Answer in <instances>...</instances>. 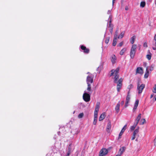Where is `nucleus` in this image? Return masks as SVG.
<instances>
[{
  "label": "nucleus",
  "mask_w": 156,
  "mask_h": 156,
  "mask_svg": "<svg viewBox=\"0 0 156 156\" xmlns=\"http://www.w3.org/2000/svg\"><path fill=\"white\" fill-rule=\"evenodd\" d=\"M133 87V86L132 84H131L129 85L128 87V88L129 90Z\"/></svg>",
  "instance_id": "obj_36"
},
{
  "label": "nucleus",
  "mask_w": 156,
  "mask_h": 156,
  "mask_svg": "<svg viewBox=\"0 0 156 156\" xmlns=\"http://www.w3.org/2000/svg\"><path fill=\"white\" fill-rule=\"evenodd\" d=\"M126 149V147H121L119 150V151L118 152V155H119V156H121V155L125 151Z\"/></svg>",
  "instance_id": "obj_10"
},
{
  "label": "nucleus",
  "mask_w": 156,
  "mask_h": 156,
  "mask_svg": "<svg viewBox=\"0 0 156 156\" xmlns=\"http://www.w3.org/2000/svg\"><path fill=\"white\" fill-rule=\"evenodd\" d=\"M138 132H139V128L136 129L134 131L133 133V135H135L136 136H137V135H138Z\"/></svg>",
  "instance_id": "obj_26"
},
{
  "label": "nucleus",
  "mask_w": 156,
  "mask_h": 156,
  "mask_svg": "<svg viewBox=\"0 0 156 156\" xmlns=\"http://www.w3.org/2000/svg\"><path fill=\"white\" fill-rule=\"evenodd\" d=\"M154 89L153 90V92L154 93H156V85L155 84L153 87Z\"/></svg>",
  "instance_id": "obj_37"
},
{
  "label": "nucleus",
  "mask_w": 156,
  "mask_h": 156,
  "mask_svg": "<svg viewBox=\"0 0 156 156\" xmlns=\"http://www.w3.org/2000/svg\"><path fill=\"white\" fill-rule=\"evenodd\" d=\"M146 120L145 119H141L140 122H141V124L143 125L145 122Z\"/></svg>",
  "instance_id": "obj_35"
},
{
  "label": "nucleus",
  "mask_w": 156,
  "mask_h": 156,
  "mask_svg": "<svg viewBox=\"0 0 156 156\" xmlns=\"http://www.w3.org/2000/svg\"><path fill=\"white\" fill-rule=\"evenodd\" d=\"M154 68V66H152V65L150 67V70L151 71H152L153 70Z\"/></svg>",
  "instance_id": "obj_43"
},
{
  "label": "nucleus",
  "mask_w": 156,
  "mask_h": 156,
  "mask_svg": "<svg viewBox=\"0 0 156 156\" xmlns=\"http://www.w3.org/2000/svg\"><path fill=\"white\" fill-rule=\"evenodd\" d=\"M141 114H139L138 116L137 117L136 119L135 120L134 123H136V124L137 125L138 124V123L139 122L141 118Z\"/></svg>",
  "instance_id": "obj_16"
},
{
  "label": "nucleus",
  "mask_w": 156,
  "mask_h": 156,
  "mask_svg": "<svg viewBox=\"0 0 156 156\" xmlns=\"http://www.w3.org/2000/svg\"><path fill=\"white\" fill-rule=\"evenodd\" d=\"M124 101H122L121 102V105H124Z\"/></svg>",
  "instance_id": "obj_46"
},
{
  "label": "nucleus",
  "mask_w": 156,
  "mask_h": 156,
  "mask_svg": "<svg viewBox=\"0 0 156 156\" xmlns=\"http://www.w3.org/2000/svg\"><path fill=\"white\" fill-rule=\"evenodd\" d=\"M87 90L88 91H90L91 90L90 84H87Z\"/></svg>",
  "instance_id": "obj_32"
},
{
  "label": "nucleus",
  "mask_w": 156,
  "mask_h": 156,
  "mask_svg": "<svg viewBox=\"0 0 156 156\" xmlns=\"http://www.w3.org/2000/svg\"><path fill=\"white\" fill-rule=\"evenodd\" d=\"M127 127V125H125L123 128H122L121 132H120L119 136V138H120L121 137V136L123 134V132H124Z\"/></svg>",
  "instance_id": "obj_11"
},
{
  "label": "nucleus",
  "mask_w": 156,
  "mask_h": 156,
  "mask_svg": "<svg viewBox=\"0 0 156 156\" xmlns=\"http://www.w3.org/2000/svg\"><path fill=\"white\" fill-rule=\"evenodd\" d=\"M155 100L156 101V97L155 98Z\"/></svg>",
  "instance_id": "obj_56"
},
{
  "label": "nucleus",
  "mask_w": 156,
  "mask_h": 156,
  "mask_svg": "<svg viewBox=\"0 0 156 156\" xmlns=\"http://www.w3.org/2000/svg\"><path fill=\"white\" fill-rule=\"evenodd\" d=\"M130 99V95H127L126 99V102L125 105V107H126L128 106V104L129 101Z\"/></svg>",
  "instance_id": "obj_13"
},
{
  "label": "nucleus",
  "mask_w": 156,
  "mask_h": 156,
  "mask_svg": "<svg viewBox=\"0 0 156 156\" xmlns=\"http://www.w3.org/2000/svg\"><path fill=\"white\" fill-rule=\"evenodd\" d=\"M109 39L108 38H106L105 41V42L106 43L108 44L109 42Z\"/></svg>",
  "instance_id": "obj_40"
},
{
  "label": "nucleus",
  "mask_w": 156,
  "mask_h": 156,
  "mask_svg": "<svg viewBox=\"0 0 156 156\" xmlns=\"http://www.w3.org/2000/svg\"><path fill=\"white\" fill-rule=\"evenodd\" d=\"M112 16L110 15L109 16V23H111L112 21Z\"/></svg>",
  "instance_id": "obj_39"
},
{
  "label": "nucleus",
  "mask_w": 156,
  "mask_h": 156,
  "mask_svg": "<svg viewBox=\"0 0 156 156\" xmlns=\"http://www.w3.org/2000/svg\"><path fill=\"white\" fill-rule=\"evenodd\" d=\"M115 0H112V5H113Z\"/></svg>",
  "instance_id": "obj_49"
},
{
  "label": "nucleus",
  "mask_w": 156,
  "mask_h": 156,
  "mask_svg": "<svg viewBox=\"0 0 156 156\" xmlns=\"http://www.w3.org/2000/svg\"><path fill=\"white\" fill-rule=\"evenodd\" d=\"M126 50V48H123L120 51V54L121 55H122Z\"/></svg>",
  "instance_id": "obj_23"
},
{
  "label": "nucleus",
  "mask_w": 156,
  "mask_h": 156,
  "mask_svg": "<svg viewBox=\"0 0 156 156\" xmlns=\"http://www.w3.org/2000/svg\"><path fill=\"white\" fill-rule=\"evenodd\" d=\"M145 5V2H141L140 3V6L142 8L144 7Z\"/></svg>",
  "instance_id": "obj_30"
},
{
  "label": "nucleus",
  "mask_w": 156,
  "mask_h": 156,
  "mask_svg": "<svg viewBox=\"0 0 156 156\" xmlns=\"http://www.w3.org/2000/svg\"><path fill=\"white\" fill-rule=\"evenodd\" d=\"M120 105V104L119 102L115 106V110L117 113H118L119 112Z\"/></svg>",
  "instance_id": "obj_19"
},
{
  "label": "nucleus",
  "mask_w": 156,
  "mask_h": 156,
  "mask_svg": "<svg viewBox=\"0 0 156 156\" xmlns=\"http://www.w3.org/2000/svg\"><path fill=\"white\" fill-rule=\"evenodd\" d=\"M129 92H128L127 95H129Z\"/></svg>",
  "instance_id": "obj_53"
},
{
  "label": "nucleus",
  "mask_w": 156,
  "mask_h": 156,
  "mask_svg": "<svg viewBox=\"0 0 156 156\" xmlns=\"http://www.w3.org/2000/svg\"><path fill=\"white\" fill-rule=\"evenodd\" d=\"M83 98L85 101L88 102L90 100V95L85 91L83 95Z\"/></svg>",
  "instance_id": "obj_5"
},
{
  "label": "nucleus",
  "mask_w": 156,
  "mask_h": 156,
  "mask_svg": "<svg viewBox=\"0 0 156 156\" xmlns=\"http://www.w3.org/2000/svg\"><path fill=\"white\" fill-rule=\"evenodd\" d=\"M105 117V113H102L101 115L100 116L99 118V121H102Z\"/></svg>",
  "instance_id": "obj_21"
},
{
  "label": "nucleus",
  "mask_w": 156,
  "mask_h": 156,
  "mask_svg": "<svg viewBox=\"0 0 156 156\" xmlns=\"http://www.w3.org/2000/svg\"><path fill=\"white\" fill-rule=\"evenodd\" d=\"M136 136H135V135H133V136L132 137V140H134L135 139V138Z\"/></svg>",
  "instance_id": "obj_44"
},
{
  "label": "nucleus",
  "mask_w": 156,
  "mask_h": 156,
  "mask_svg": "<svg viewBox=\"0 0 156 156\" xmlns=\"http://www.w3.org/2000/svg\"><path fill=\"white\" fill-rule=\"evenodd\" d=\"M119 67L117 68L115 70L112 69L111 72V73L110 74V76H111L112 75L114 76V83H117V85H122V81L123 79L122 78H120L118 80V79L119 77Z\"/></svg>",
  "instance_id": "obj_1"
},
{
  "label": "nucleus",
  "mask_w": 156,
  "mask_h": 156,
  "mask_svg": "<svg viewBox=\"0 0 156 156\" xmlns=\"http://www.w3.org/2000/svg\"><path fill=\"white\" fill-rule=\"evenodd\" d=\"M143 46L146 48L147 47V43L146 42H145L144 43Z\"/></svg>",
  "instance_id": "obj_41"
},
{
  "label": "nucleus",
  "mask_w": 156,
  "mask_h": 156,
  "mask_svg": "<svg viewBox=\"0 0 156 156\" xmlns=\"http://www.w3.org/2000/svg\"><path fill=\"white\" fill-rule=\"evenodd\" d=\"M83 116V113H80L78 115V117L79 118H82Z\"/></svg>",
  "instance_id": "obj_34"
},
{
  "label": "nucleus",
  "mask_w": 156,
  "mask_h": 156,
  "mask_svg": "<svg viewBox=\"0 0 156 156\" xmlns=\"http://www.w3.org/2000/svg\"><path fill=\"white\" fill-rule=\"evenodd\" d=\"M149 74V72L148 70H147V68L146 69V72L145 73L144 76V77L145 78H147Z\"/></svg>",
  "instance_id": "obj_25"
},
{
  "label": "nucleus",
  "mask_w": 156,
  "mask_h": 156,
  "mask_svg": "<svg viewBox=\"0 0 156 156\" xmlns=\"http://www.w3.org/2000/svg\"><path fill=\"white\" fill-rule=\"evenodd\" d=\"M145 87L144 84H142L140 85L139 83H138L137 86V90L138 91V94H140L143 91V90Z\"/></svg>",
  "instance_id": "obj_4"
},
{
  "label": "nucleus",
  "mask_w": 156,
  "mask_h": 156,
  "mask_svg": "<svg viewBox=\"0 0 156 156\" xmlns=\"http://www.w3.org/2000/svg\"><path fill=\"white\" fill-rule=\"evenodd\" d=\"M148 54L147 55L146 58L149 60H150L151 58L152 54L150 52L149 50L148 51Z\"/></svg>",
  "instance_id": "obj_18"
},
{
  "label": "nucleus",
  "mask_w": 156,
  "mask_h": 156,
  "mask_svg": "<svg viewBox=\"0 0 156 156\" xmlns=\"http://www.w3.org/2000/svg\"><path fill=\"white\" fill-rule=\"evenodd\" d=\"M118 31H117H117H115V34H116L117 35V34H118Z\"/></svg>",
  "instance_id": "obj_51"
},
{
  "label": "nucleus",
  "mask_w": 156,
  "mask_h": 156,
  "mask_svg": "<svg viewBox=\"0 0 156 156\" xmlns=\"http://www.w3.org/2000/svg\"><path fill=\"white\" fill-rule=\"evenodd\" d=\"M111 123L110 122H109L107 125L106 127V131L108 133H109L111 129Z\"/></svg>",
  "instance_id": "obj_9"
},
{
  "label": "nucleus",
  "mask_w": 156,
  "mask_h": 156,
  "mask_svg": "<svg viewBox=\"0 0 156 156\" xmlns=\"http://www.w3.org/2000/svg\"><path fill=\"white\" fill-rule=\"evenodd\" d=\"M116 59V57L114 55H113L111 56V61L113 64L115 63Z\"/></svg>",
  "instance_id": "obj_12"
},
{
  "label": "nucleus",
  "mask_w": 156,
  "mask_h": 156,
  "mask_svg": "<svg viewBox=\"0 0 156 156\" xmlns=\"http://www.w3.org/2000/svg\"><path fill=\"white\" fill-rule=\"evenodd\" d=\"M97 118H94V120L93 122V124L94 125H95L97 123Z\"/></svg>",
  "instance_id": "obj_38"
},
{
  "label": "nucleus",
  "mask_w": 156,
  "mask_h": 156,
  "mask_svg": "<svg viewBox=\"0 0 156 156\" xmlns=\"http://www.w3.org/2000/svg\"><path fill=\"white\" fill-rule=\"evenodd\" d=\"M136 141H138V139L137 138H136Z\"/></svg>",
  "instance_id": "obj_55"
},
{
  "label": "nucleus",
  "mask_w": 156,
  "mask_h": 156,
  "mask_svg": "<svg viewBox=\"0 0 156 156\" xmlns=\"http://www.w3.org/2000/svg\"><path fill=\"white\" fill-rule=\"evenodd\" d=\"M153 96H154L153 94H151V95L150 98H152L153 97Z\"/></svg>",
  "instance_id": "obj_47"
},
{
  "label": "nucleus",
  "mask_w": 156,
  "mask_h": 156,
  "mask_svg": "<svg viewBox=\"0 0 156 156\" xmlns=\"http://www.w3.org/2000/svg\"><path fill=\"white\" fill-rule=\"evenodd\" d=\"M136 37L135 36H133L131 38L130 43L131 44H133L134 43Z\"/></svg>",
  "instance_id": "obj_22"
},
{
  "label": "nucleus",
  "mask_w": 156,
  "mask_h": 156,
  "mask_svg": "<svg viewBox=\"0 0 156 156\" xmlns=\"http://www.w3.org/2000/svg\"><path fill=\"white\" fill-rule=\"evenodd\" d=\"M152 48L154 50H155L156 49V47H153Z\"/></svg>",
  "instance_id": "obj_50"
},
{
  "label": "nucleus",
  "mask_w": 156,
  "mask_h": 156,
  "mask_svg": "<svg viewBox=\"0 0 156 156\" xmlns=\"http://www.w3.org/2000/svg\"><path fill=\"white\" fill-rule=\"evenodd\" d=\"M154 40L156 41V34H155L154 37Z\"/></svg>",
  "instance_id": "obj_48"
},
{
  "label": "nucleus",
  "mask_w": 156,
  "mask_h": 156,
  "mask_svg": "<svg viewBox=\"0 0 156 156\" xmlns=\"http://www.w3.org/2000/svg\"><path fill=\"white\" fill-rule=\"evenodd\" d=\"M102 68V65H100L98 68L97 69V70L99 72H100V71L101 70Z\"/></svg>",
  "instance_id": "obj_33"
},
{
  "label": "nucleus",
  "mask_w": 156,
  "mask_h": 156,
  "mask_svg": "<svg viewBox=\"0 0 156 156\" xmlns=\"http://www.w3.org/2000/svg\"><path fill=\"white\" fill-rule=\"evenodd\" d=\"M137 125V124H136L135 123H134L133 125L131 127V128H130L131 130V131L133 130Z\"/></svg>",
  "instance_id": "obj_29"
},
{
  "label": "nucleus",
  "mask_w": 156,
  "mask_h": 156,
  "mask_svg": "<svg viewBox=\"0 0 156 156\" xmlns=\"http://www.w3.org/2000/svg\"><path fill=\"white\" fill-rule=\"evenodd\" d=\"M111 11L110 10H108V11L107 14H110L111 13Z\"/></svg>",
  "instance_id": "obj_45"
},
{
  "label": "nucleus",
  "mask_w": 156,
  "mask_h": 156,
  "mask_svg": "<svg viewBox=\"0 0 156 156\" xmlns=\"http://www.w3.org/2000/svg\"><path fill=\"white\" fill-rule=\"evenodd\" d=\"M155 41V44H154V45L156 47V41Z\"/></svg>",
  "instance_id": "obj_54"
},
{
  "label": "nucleus",
  "mask_w": 156,
  "mask_h": 156,
  "mask_svg": "<svg viewBox=\"0 0 156 156\" xmlns=\"http://www.w3.org/2000/svg\"><path fill=\"white\" fill-rule=\"evenodd\" d=\"M81 49L83 50V52L85 53H88L89 52V49L87 48L86 47L83 45H81Z\"/></svg>",
  "instance_id": "obj_8"
},
{
  "label": "nucleus",
  "mask_w": 156,
  "mask_h": 156,
  "mask_svg": "<svg viewBox=\"0 0 156 156\" xmlns=\"http://www.w3.org/2000/svg\"><path fill=\"white\" fill-rule=\"evenodd\" d=\"M143 73V69L140 67H137L136 70V74H140L142 75Z\"/></svg>",
  "instance_id": "obj_7"
},
{
  "label": "nucleus",
  "mask_w": 156,
  "mask_h": 156,
  "mask_svg": "<svg viewBox=\"0 0 156 156\" xmlns=\"http://www.w3.org/2000/svg\"><path fill=\"white\" fill-rule=\"evenodd\" d=\"M98 111H94V118H97L98 115Z\"/></svg>",
  "instance_id": "obj_31"
},
{
  "label": "nucleus",
  "mask_w": 156,
  "mask_h": 156,
  "mask_svg": "<svg viewBox=\"0 0 156 156\" xmlns=\"http://www.w3.org/2000/svg\"><path fill=\"white\" fill-rule=\"evenodd\" d=\"M87 73L89 74V75L87 77L86 81L87 84H90L93 82L94 75L90 73L89 72H88Z\"/></svg>",
  "instance_id": "obj_3"
},
{
  "label": "nucleus",
  "mask_w": 156,
  "mask_h": 156,
  "mask_svg": "<svg viewBox=\"0 0 156 156\" xmlns=\"http://www.w3.org/2000/svg\"><path fill=\"white\" fill-rule=\"evenodd\" d=\"M75 112V111H74V112H73V113H74Z\"/></svg>",
  "instance_id": "obj_57"
},
{
  "label": "nucleus",
  "mask_w": 156,
  "mask_h": 156,
  "mask_svg": "<svg viewBox=\"0 0 156 156\" xmlns=\"http://www.w3.org/2000/svg\"><path fill=\"white\" fill-rule=\"evenodd\" d=\"M122 85H117V90L118 92H119L121 89Z\"/></svg>",
  "instance_id": "obj_28"
},
{
  "label": "nucleus",
  "mask_w": 156,
  "mask_h": 156,
  "mask_svg": "<svg viewBox=\"0 0 156 156\" xmlns=\"http://www.w3.org/2000/svg\"><path fill=\"white\" fill-rule=\"evenodd\" d=\"M124 32H122L120 34V35L119 36H117V38H122L124 36Z\"/></svg>",
  "instance_id": "obj_27"
},
{
  "label": "nucleus",
  "mask_w": 156,
  "mask_h": 156,
  "mask_svg": "<svg viewBox=\"0 0 156 156\" xmlns=\"http://www.w3.org/2000/svg\"><path fill=\"white\" fill-rule=\"evenodd\" d=\"M71 145L70 144L69 145L68 147V149L69 150V151H68L67 153V156H69L70 153H71Z\"/></svg>",
  "instance_id": "obj_24"
},
{
  "label": "nucleus",
  "mask_w": 156,
  "mask_h": 156,
  "mask_svg": "<svg viewBox=\"0 0 156 156\" xmlns=\"http://www.w3.org/2000/svg\"><path fill=\"white\" fill-rule=\"evenodd\" d=\"M137 45L136 44H134L132 45L130 51V56L131 58H133L135 56L136 50Z\"/></svg>",
  "instance_id": "obj_2"
},
{
  "label": "nucleus",
  "mask_w": 156,
  "mask_h": 156,
  "mask_svg": "<svg viewBox=\"0 0 156 156\" xmlns=\"http://www.w3.org/2000/svg\"><path fill=\"white\" fill-rule=\"evenodd\" d=\"M125 9H126V10H128V8L127 7H126V8H125Z\"/></svg>",
  "instance_id": "obj_52"
},
{
  "label": "nucleus",
  "mask_w": 156,
  "mask_h": 156,
  "mask_svg": "<svg viewBox=\"0 0 156 156\" xmlns=\"http://www.w3.org/2000/svg\"><path fill=\"white\" fill-rule=\"evenodd\" d=\"M117 35L116 34H115L114 38L113 39V43L112 44L113 45V46H115L116 44L117 43Z\"/></svg>",
  "instance_id": "obj_17"
},
{
  "label": "nucleus",
  "mask_w": 156,
  "mask_h": 156,
  "mask_svg": "<svg viewBox=\"0 0 156 156\" xmlns=\"http://www.w3.org/2000/svg\"><path fill=\"white\" fill-rule=\"evenodd\" d=\"M108 153V151L105 148H102L99 152V156H104L106 155Z\"/></svg>",
  "instance_id": "obj_6"
},
{
  "label": "nucleus",
  "mask_w": 156,
  "mask_h": 156,
  "mask_svg": "<svg viewBox=\"0 0 156 156\" xmlns=\"http://www.w3.org/2000/svg\"><path fill=\"white\" fill-rule=\"evenodd\" d=\"M139 101L138 100H137L136 101L135 103L134 107L133 110V112H134L135 110L136 109L138 105Z\"/></svg>",
  "instance_id": "obj_15"
},
{
  "label": "nucleus",
  "mask_w": 156,
  "mask_h": 156,
  "mask_svg": "<svg viewBox=\"0 0 156 156\" xmlns=\"http://www.w3.org/2000/svg\"><path fill=\"white\" fill-rule=\"evenodd\" d=\"M108 27L110 29L109 31L111 33V34H112L113 28V24H112L111 23H109V25Z\"/></svg>",
  "instance_id": "obj_14"
},
{
  "label": "nucleus",
  "mask_w": 156,
  "mask_h": 156,
  "mask_svg": "<svg viewBox=\"0 0 156 156\" xmlns=\"http://www.w3.org/2000/svg\"><path fill=\"white\" fill-rule=\"evenodd\" d=\"M123 43V41H122L119 44V45H118V46L121 47Z\"/></svg>",
  "instance_id": "obj_42"
},
{
  "label": "nucleus",
  "mask_w": 156,
  "mask_h": 156,
  "mask_svg": "<svg viewBox=\"0 0 156 156\" xmlns=\"http://www.w3.org/2000/svg\"><path fill=\"white\" fill-rule=\"evenodd\" d=\"M100 102H98L97 103L94 111H98L100 108Z\"/></svg>",
  "instance_id": "obj_20"
}]
</instances>
